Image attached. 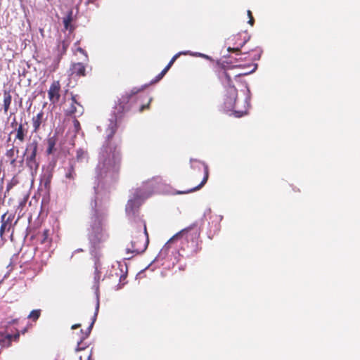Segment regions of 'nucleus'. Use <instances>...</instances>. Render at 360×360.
Instances as JSON below:
<instances>
[{
	"mask_svg": "<svg viewBox=\"0 0 360 360\" xmlns=\"http://www.w3.org/2000/svg\"><path fill=\"white\" fill-rule=\"evenodd\" d=\"M19 153V149L17 146L11 145V147L6 152V156L10 160V164L13 166L15 165L16 157Z\"/></svg>",
	"mask_w": 360,
	"mask_h": 360,
	"instance_id": "nucleus-13",
	"label": "nucleus"
},
{
	"mask_svg": "<svg viewBox=\"0 0 360 360\" xmlns=\"http://www.w3.org/2000/svg\"><path fill=\"white\" fill-rule=\"evenodd\" d=\"M87 360H92V359H91V354H90V355H89Z\"/></svg>",
	"mask_w": 360,
	"mask_h": 360,
	"instance_id": "nucleus-39",
	"label": "nucleus"
},
{
	"mask_svg": "<svg viewBox=\"0 0 360 360\" xmlns=\"http://www.w3.org/2000/svg\"><path fill=\"white\" fill-rule=\"evenodd\" d=\"M98 309H99V302H96V308H95V313H94V317H93V319H92V322L91 323L90 326L88 327V328L86 329V331L85 333V335L82 338L83 339L87 338L89 335V333H91V330L92 329V327H93V325L96 319V316L98 315Z\"/></svg>",
	"mask_w": 360,
	"mask_h": 360,
	"instance_id": "nucleus-21",
	"label": "nucleus"
},
{
	"mask_svg": "<svg viewBox=\"0 0 360 360\" xmlns=\"http://www.w3.org/2000/svg\"><path fill=\"white\" fill-rule=\"evenodd\" d=\"M37 147V143L33 141L29 144L26 149V152L27 153L26 164L31 170H37L39 167V164L36 160Z\"/></svg>",
	"mask_w": 360,
	"mask_h": 360,
	"instance_id": "nucleus-8",
	"label": "nucleus"
},
{
	"mask_svg": "<svg viewBox=\"0 0 360 360\" xmlns=\"http://www.w3.org/2000/svg\"><path fill=\"white\" fill-rule=\"evenodd\" d=\"M248 23H249L250 25H253V23H254V19H253V18H252V17H250V20H249V21H248Z\"/></svg>",
	"mask_w": 360,
	"mask_h": 360,
	"instance_id": "nucleus-35",
	"label": "nucleus"
},
{
	"mask_svg": "<svg viewBox=\"0 0 360 360\" xmlns=\"http://www.w3.org/2000/svg\"><path fill=\"white\" fill-rule=\"evenodd\" d=\"M73 126H74V129H75V132H78L80 129V124L79 122V121L76 119H74L73 120Z\"/></svg>",
	"mask_w": 360,
	"mask_h": 360,
	"instance_id": "nucleus-30",
	"label": "nucleus"
},
{
	"mask_svg": "<svg viewBox=\"0 0 360 360\" xmlns=\"http://www.w3.org/2000/svg\"><path fill=\"white\" fill-rule=\"evenodd\" d=\"M72 75L77 76H84L85 75V66L82 63H76L72 65L70 68Z\"/></svg>",
	"mask_w": 360,
	"mask_h": 360,
	"instance_id": "nucleus-14",
	"label": "nucleus"
},
{
	"mask_svg": "<svg viewBox=\"0 0 360 360\" xmlns=\"http://www.w3.org/2000/svg\"><path fill=\"white\" fill-rule=\"evenodd\" d=\"M77 51L81 53L82 54L84 55V60L85 61H88V56H87V53L81 47H77V49H76Z\"/></svg>",
	"mask_w": 360,
	"mask_h": 360,
	"instance_id": "nucleus-31",
	"label": "nucleus"
},
{
	"mask_svg": "<svg viewBox=\"0 0 360 360\" xmlns=\"http://www.w3.org/2000/svg\"><path fill=\"white\" fill-rule=\"evenodd\" d=\"M174 259H175L176 262L178 261V259H177V257H174Z\"/></svg>",
	"mask_w": 360,
	"mask_h": 360,
	"instance_id": "nucleus-42",
	"label": "nucleus"
},
{
	"mask_svg": "<svg viewBox=\"0 0 360 360\" xmlns=\"http://www.w3.org/2000/svg\"><path fill=\"white\" fill-rule=\"evenodd\" d=\"M79 360H82V357L81 356L79 357Z\"/></svg>",
	"mask_w": 360,
	"mask_h": 360,
	"instance_id": "nucleus-43",
	"label": "nucleus"
},
{
	"mask_svg": "<svg viewBox=\"0 0 360 360\" xmlns=\"http://www.w3.org/2000/svg\"><path fill=\"white\" fill-rule=\"evenodd\" d=\"M17 322V319L8 318L1 322L0 328L8 329L10 326L15 324Z\"/></svg>",
	"mask_w": 360,
	"mask_h": 360,
	"instance_id": "nucleus-22",
	"label": "nucleus"
},
{
	"mask_svg": "<svg viewBox=\"0 0 360 360\" xmlns=\"http://www.w3.org/2000/svg\"><path fill=\"white\" fill-rule=\"evenodd\" d=\"M190 163H191V167L193 169H197V170L200 171L201 169L202 168L203 170H204V177H203L201 183L198 186H197L196 187H195L193 188H191V190H189L188 191L179 192V193H189V192H193V191H195L197 190H199L207 181V179H208V177H209V171H208L207 165L205 162H201V161H200L198 160L193 159V158H191L190 160Z\"/></svg>",
	"mask_w": 360,
	"mask_h": 360,
	"instance_id": "nucleus-7",
	"label": "nucleus"
},
{
	"mask_svg": "<svg viewBox=\"0 0 360 360\" xmlns=\"http://www.w3.org/2000/svg\"><path fill=\"white\" fill-rule=\"evenodd\" d=\"M212 221L210 224V238H211V233H212V235H214L219 231L221 228L220 222L222 220L223 217L221 215H214L212 217Z\"/></svg>",
	"mask_w": 360,
	"mask_h": 360,
	"instance_id": "nucleus-12",
	"label": "nucleus"
},
{
	"mask_svg": "<svg viewBox=\"0 0 360 360\" xmlns=\"http://www.w3.org/2000/svg\"><path fill=\"white\" fill-rule=\"evenodd\" d=\"M81 343H82V341L78 342V345H77V347L76 349L77 351H80V350H82V349H84V347H80Z\"/></svg>",
	"mask_w": 360,
	"mask_h": 360,
	"instance_id": "nucleus-32",
	"label": "nucleus"
},
{
	"mask_svg": "<svg viewBox=\"0 0 360 360\" xmlns=\"http://www.w3.org/2000/svg\"><path fill=\"white\" fill-rule=\"evenodd\" d=\"M193 226H189L184 229H182L173 237H172L164 247L160 250L158 256L149 265L151 266L153 263L156 262L162 261L167 257H169V251L171 248V244L177 240H185L188 243V248L191 249V251L196 252L198 245V238L200 236V231L198 229H194Z\"/></svg>",
	"mask_w": 360,
	"mask_h": 360,
	"instance_id": "nucleus-4",
	"label": "nucleus"
},
{
	"mask_svg": "<svg viewBox=\"0 0 360 360\" xmlns=\"http://www.w3.org/2000/svg\"><path fill=\"white\" fill-rule=\"evenodd\" d=\"M75 160L71 159L69 161L68 166L64 168V183L67 188H72L75 185V180L77 177L75 172Z\"/></svg>",
	"mask_w": 360,
	"mask_h": 360,
	"instance_id": "nucleus-9",
	"label": "nucleus"
},
{
	"mask_svg": "<svg viewBox=\"0 0 360 360\" xmlns=\"http://www.w3.org/2000/svg\"><path fill=\"white\" fill-rule=\"evenodd\" d=\"M44 118V112L40 111L36 116L32 117V125L34 128V131L37 132L40 127V125L42 122Z\"/></svg>",
	"mask_w": 360,
	"mask_h": 360,
	"instance_id": "nucleus-17",
	"label": "nucleus"
},
{
	"mask_svg": "<svg viewBox=\"0 0 360 360\" xmlns=\"http://www.w3.org/2000/svg\"><path fill=\"white\" fill-rule=\"evenodd\" d=\"M11 227V223L8 221H3L0 228V235L2 236L5 231H9Z\"/></svg>",
	"mask_w": 360,
	"mask_h": 360,
	"instance_id": "nucleus-25",
	"label": "nucleus"
},
{
	"mask_svg": "<svg viewBox=\"0 0 360 360\" xmlns=\"http://www.w3.org/2000/svg\"><path fill=\"white\" fill-rule=\"evenodd\" d=\"M41 315V309H34L32 310L27 318L32 319L34 321H37Z\"/></svg>",
	"mask_w": 360,
	"mask_h": 360,
	"instance_id": "nucleus-24",
	"label": "nucleus"
},
{
	"mask_svg": "<svg viewBox=\"0 0 360 360\" xmlns=\"http://www.w3.org/2000/svg\"><path fill=\"white\" fill-rule=\"evenodd\" d=\"M167 72V68H164L162 72L156 76L155 79V82L160 81L164 75Z\"/></svg>",
	"mask_w": 360,
	"mask_h": 360,
	"instance_id": "nucleus-29",
	"label": "nucleus"
},
{
	"mask_svg": "<svg viewBox=\"0 0 360 360\" xmlns=\"http://www.w3.org/2000/svg\"><path fill=\"white\" fill-rule=\"evenodd\" d=\"M120 153L110 143L101 150L98 163L96 168V185L94 186L90 207V222L88 238L91 245L96 248L109 238L107 224L109 195L104 184L114 181L118 174Z\"/></svg>",
	"mask_w": 360,
	"mask_h": 360,
	"instance_id": "nucleus-1",
	"label": "nucleus"
},
{
	"mask_svg": "<svg viewBox=\"0 0 360 360\" xmlns=\"http://www.w3.org/2000/svg\"><path fill=\"white\" fill-rule=\"evenodd\" d=\"M15 131L16 134L15 140H19L20 142H23L26 134V130L24 129L22 124L15 129Z\"/></svg>",
	"mask_w": 360,
	"mask_h": 360,
	"instance_id": "nucleus-20",
	"label": "nucleus"
},
{
	"mask_svg": "<svg viewBox=\"0 0 360 360\" xmlns=\"http://www.w3.org/2000/svg\"><path fill=\"white\" fill-rule=\"evenodd\" d=\"M73 159L75 160V164L77 162H83L87 161V160H88L87 151L82 148H78L76 150V156Z\"/></svg>",
	"mask_w": 360,
	"mask_h": 360,
	"instance_id": "nucleus-16",
	"label": "nucleus"
},
{
	"mask_svg": "<svg viewBox=\"0 0 360 360\" xmlns=\"http://www.w3.org/2000/svg\"><path fill=\"white\" fill-rule=\"evenodd\" d=\"M63 109L66 115L79 116L82 115L84 108L78 102L77 96L71 94V97L65 98Z\"/></svg>",
	"mask_w": 360,
	"mask_h": 360,
	"instance_id": "nucleus-6",
	"label": "nucleus"
},
{
	"mask_svg": "<svg viewBox=\"0 0 360 360\" xmlns=\"http://www.w3.org/2000/svg\"><path fill=\"white\" fill-rule=\"evenodd\" d=\"M222 83L226 88V94L223 104V109L227 112H231L237 117H240L247 113L250 106V91L246 87V95L244 101L243 108H240L236 103L237 98V90L231 85V77L226 72H222Z\"/></svg>",
	"mask_w": 360,
	"mask_h": 360,
	"instance_id": "nucleus-3",
	"label": "nucleus"
},
{
	"mask_svg": "<svg viewBox=\"0 0 360 360\" xmlns=\"http://www.w3.org/2000/svg\"><path fill=\"white\" fill-rule=\"evenodd\" d=\"M188 54L193 56H199L204 58L210 59V57L208 56L198 52H191L189 51V53H188Z\"/></svg>",
	"mask_w": 360,
	"mask_h": 360,
	"instance_id": "nucleus-28",
	"label": "nucleus"
},
{
	"mask_svg": "<svg viewBox=\"0 0 360 360\" xmlns=\"http://www.w3.org/2000/svg\"><path fill=\"white\" fill-rule=\"evenodd\" d=\"M57 142V139L55 136L49 137L47 140V150L46 152L49 155L53 153L56 150V144Z\"/></svg>",
	"mask_w": 360,
	"mask_h": 360,
	"instance_id": "nucleus-19",
	"label": "nucleus"
},
{
	"mask_svg": "<svg viewBox=\"0 0 360 360\" xmlns=\"http://www.w3.org/2000/svg\"><path fill=\"white\" fill-rule=\"evenodd\" d=\"M148 108V105H143L141 108H140V111H142L144 109L146 108Z\"/></svg>",
	"mask_w": 360,
	"mask_h": 360,
	"instance_id": "nucleus-36",
	"label": "nucleus"
},
{
	"mask_svg": "<svg viewBox=\"0 0 360 360\" xmlns=\"http://www.w3.org/2000/svg\"><path fill=\"white\" fill-rule=\"evenodd\" d=\"M210 213H211V209L210 208H207L205 211L203 216L205 217L207 214H210Z\"/></svg>",
	"mask_w": 360,
	"mask_h": 360,
	"instance_id": "nucleus-33",
	"label": "nucleus"
},
{
	"mask_svg": "<svg viewBox=\"0 0 360 360\" xmlns=\"http://www.w3.org/2000/svg\"><path fill=\"white\" fill-rule=\"evenodd\" d=\"M51 178L52 174L50 172H46L44 174L43 180L44 181V185L46 187H47L49 185Z\"/></svg>",
	"mask_w": 360,
	"mask_h": 360,
	"instance_id": "nucleus-26",
	"label": "nucleus"
},
{
	"mask_svg": "<svg viewBox=\"0 0 360 360\" xmlns=\"http://www.w3.org/2000/svg\"><path fill=\"white\" fill-rule=\"evenodd\" d=\"M12 97L9 93H4V110L6 113L11 103Z\"/></svg>",
	"mask_w": 360,
	"mask_h": 360,
	"instance_id": "nucleus-23",
	"label": "nucleus"
},
{
	"mask_svg": "<svg viewBox=\"0 0 360 360\" xmlns=\"http://www.w3.org/2000/svg\"><path fill=\"white\" fill-rule=\"evenodd\" d=\"M95 0H89V3H94Z\"/></svg>",
	"mask_w": 360,
	"mask_h": 360,
	"instance_id": "nucleus-40",
	"label": "nucleus"
},
{
	"mask_svg": "<svg viewBox=\"0 0 360 360\" xmlns=\"http://www.w3.org/2000/svg\"><path fill=\"white\" fill-rule=\"evenodd\" d=\"M234 49H231V48H229V51H231V50H233Z\"/></svg>",
	"mask_w": 360,
	"mask_h": 360,
	"instance_id": "nucleus-41",
	"label": "nucleus"
},
{
	"mask_svg": "<svg viewBox=\"0 0 360 360\" xmlns=\"http://www.w3.org/2000/svg\"><path fill=\"white\" fill-rule=\"evenodd\" d=\"M248 17H249V18H250V17H252V13H251V11H248Z\"/></svg>",
	"mask_w": 360,
	"mask_h": 360,
	"instance_id": "nucleus-38",
	"label": "nucleus"
},
{
	"mask_svg": "<svg viewBox=\"0 0 360 360\" xmlns=\"http://www.w3.org/2000/svg\"><path fill=\"white\" fill-rule=\"evenodd\" d=\"M95 271H94V284L93 285V289L95 290V294L96 297V302H99V282L101 280V264L98 260H96L94 264Z\"/></svg>",
	"mask_w": 360,
	"mask_h": 360,
	"instance_id": "nucleus-11",
	"label": "nucleus"
},
{
	"mask_svg": "<svg viewBox=\"0 0 360 360\" xmlns=\"http://www.w3.org/2000/svg\"><path fill=\"white\" fill-rule=\"evenodd\" d=\"M51 232L48 229H45L41 235L39 236L41 244L44 245L46 248H49L51 243V238L50 237Z\"/></svg>",
	"mask_w": 360,
	"mask_h": 360,
	"instance_id": "nucleus-15",
	"label": "nucleus"
},
{
	"mask_svg": "<svg viewBox=\"0 0 360 360\" xmlns=\"http://www.w3.org/2000/svg\"><path fill=\"white\" fill-rule=\"evenodd\" d=\"M72 21V11H70L67 15L63 18V22L64 25V28L65 30L72 31L73 30L72 26L71 25V22Z\"/></svg>",
	"mask_w": 360,
	"mask_h": 360,
	"instance_id": "nucleus-18",
	"label": "nucleus"
},
{
	"mask_svg": "<svg viewBox=\"0 0 360 360\" xmlns=\"http://www.w3.org/2000/svg\"><path fill=\"white\" fill-rule=\"evenodd\" d=\"M80 326V324H75L72 326V329H76Z\"/></svg>",
	"mask_w": 360,
	"mask_h": 360,
	"instance_id": "nucleus-37",
	"label": "nucleus"
},
{
	"mask_svg": "<svg viewBox=\"0 0 360 360\" xmlns=\"http://www.w3.org/2000/svg\"><path fill=\"white\" fill-rule=\"evenodd\" d=\"M162 179L155 176L146 181L130 191V195L126 205V214L129 220L134 224L138 232L140 233L137 238L133 237L131 241V247L125 249L124 259H130L134 255L143 252L148 244V236L146 231L145 221L139 216V207L143 201L152 195L155 192L160 191Z\"/></svg>",
	"mask_w": 360,
	"mask_h": 360,
	"instance_id": "nucleus-2",
	"label": "nucleus"
},
{
	"mask_svg": "<svg viewBox=\"0 0 360 360\" xmlns=\"http://www.w3.org/2000/svg\"><path fill=\"white\" fill-rule=\"evenodd\" d=\"M188 53H189V51H180L179 53H177L176 54H175L172 58V59L170 60V61L172 63H174L176 61V60L181 56V55H187Z\"/></svg>",
	"mask_w": 360,
	"mask_h": 360,
	"instance_id": "nucleus-27",
	"label": "nucleus"
},
{
	"mask_svg": "<svg viewBox=\"0 0 360 360\" xmlns=\"http://www.w3.org/2000/svg\"><path fill=\"white\" fill-rule=\"evenodd\" d=\"M60 84L59 81H53L48 91L49 99L51 103L56 104L60 100Z\"/></svg>",
	"mask_w": 360,
	"mask_h": 360,
	"instance_id": "nucleus-10",
	"label": "nucleus"
},
{
	"mask_svg": "<svg viewBox=\"0 0 360 360\" xmlns=\"http://www.w3.org/2000/svg\"><path fill=\"white\" fill-rule=\"evenodd\" d=\"M173 63H172L171 61H169V63L167 64V65L165 68H167V71H168Z\"/></svg>",
	"mask_w": 360,
	"mask_h": 360,
	"instance_id": "nucleus-34",
	"label": "nucleus"
},
{
	"mask_svg": "<svg viewBox=\"0 0 360 360\" xmlns=\"http://www.w3.org/2000/svg\"><path fill=\"white\" fill-rule=\"evenodd\" d=\"M137 91L132 90L130 94L123 96L120 100L118 104L115 106V110L112 117L109 119V123L106 129L107 139L109 140L115 134L117 122L122 117V114L127 112L131 108V103L135 99V94Z\"/></svg>",
	"mask_w": 360,
	"mask_h": 360,
	"instance_id": "nucleus-5",
	"label": "nucleus"
}]
</instances>
